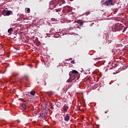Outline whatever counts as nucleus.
Wrapping results in <instances>:
<instances>
[{
  "mask_svg": "<svg viewBox=\"0 0 128 128\" xmlns=\"http://www.w3.org/2000/svg\"><path fill=\"white\" fill-rule=\"evenodd\" d=\"M112 30H115V32H120L124 30V26H122L118 24L113 26Z\"/></svg>",
  "mask_w": 128,
  "mask_h": 128,
  "instance_id": "1",
  "label": "nucleus"
},
{
  "mask_svg": "<svg viewBox=\"0 0 128 128\" xmlns=\"http://www.w3.org/2000/svg\"><path fill=\"white\" fill-rule=\"evenodd\" d=\"M20 108L22 110H26V108H28V102H24L20 106Z\"/></svg>",
  "mask_w": 128,
  "mask_h": 128,
  "instance_id": "2",
  "label": "nucleus"
},
{
  "mask_svg": "<svg viewBox=\"0 0 128 128\" xmlns=\"http://www.w3.org/2000/svg\"><path fill=\"white\" fill-rule=\"evenodd\" d=\"M70 76V78L67 80V82H70L72 80H74V78H76V74H69Z\"/></svg>",
  "mask_w": 128,
  "mask_h": 128,
  "instance_id": "3",
  "label": "nucleus"
},
{
  "mask_svg": "<svg viewBox=\"0 0 128 128\" xmlns=\"http://www.w3.org/2000/svg\"><path fill=\"white\" fill-rule=\"evenodd\" d=\"M69 74H78V72L76 71V70H72V72H69Z\"/></svg>",
  "mask_w": 128,
  "mask_h": 128,
  "instance_id": "4",
  "label": "nucleus"
},
{
  "mask_svg": "<svg viewBox=\"0 0 128 128\" xmlns=\"http://www.w3.org/2000/svg\"><path fill=\"white\" fill-rule=\"evenodd\" d=\"M105 6H114V3L110 2V0H108V1H106L104 2Z\"/></svg>",
  "mask_w": 128,
  "mask_h": 128,
  "instance_id": "5",
  "label": "nucleus"
},
{
  "mask_svg": "<svg viewBox=\"0 0 128 128\" xmlns=\"http://www.w3.org/2000/svg\"><path fill=\"white\" fill-rule=\"evenodd\" d=\"M70 116H68V114H66V116H64V120L65 122H68L70 120Z\"/></svg>",
  "mask_w": 128,
  "mask_h": 128,
  "instance_id": "6",
  "label": "nucleus"
},
{
  "mask_svg": "<svg viewBox=\"0 0 128 128\" xmlns=\"http://www.w3.org/2000/svg\"><path fill=\"white\" fill-rule=\"evenodd\" d=\"M40 116L46 120V113H40Z\"/></svg>",
  "mask_w": 128,
  "mask_h": 128,
  "instance_id": "7",
  "label": "nucleus"
},
{
  "mask_svg": "<svg viewBox=\"0 0 128 128\" xmlns=\"http://www.w3.org/2000/svg\"><path fill=\"white\" fill-rule=\"evenodd\" d=\"M56 5L54 4H50V8L51 10H54V8H56Z\"/></svg>",
  "mask_w": 128,
  "mask_h": 128,
  "instance_id": "8",
  "label": "nucleus"
},
{
  "mask_svg": "<svg viewBox=\"0 0 128 128\" xmlns=\"http://www.w3.org/2000/svg\"><path fill=\"white\" fill-rule=\"evenodd\" d=\"M11 14H12V11L10 10L5 11V14L6 16H10Z\"/></svg>",
  "mask_w": 128,
  "mask_h": 128,
  "instance_id": "9",
  "label": "nucleus"
},
{
  "mask_svg": "<svg viewBox=\"0 0 128 128\" xmlns=\"http://www.w3.org/2000/svg\"><path fill=\"white\" fill-rule=\"evenodd\" d=\"M78 24H80V26H84V22H82V20H78L77 21Z\"/></svg>",
  "mask_w": 128,
  "mask_h": 128,
  "instance_id": "10",
  "label": "nucleus"
},
{
  "mask_svg": "<svg viewBox=\"0 0 128 128\" xmlns=\"http://www.w3.org/2000/svg\"><path fill=\"white\" fill-rule=\"evenodd\" d=\"M12 30H14V29H12V28H10L8 30V34H12Z\"/></svg>",
  "mask_w": 128,
  "mask_h": 128,
  "instance_id": "11",
  "label": "nucleus"
},
{
  "mask_svg": "<svg viewBox=\"0 0 128 128\" xmlns=\"http://www.w3.org/2000/svg\"><path fill=\"white\" fill-rule=\"evenodd\" d=\"M34 94H36V92L34 90H32L30 92V94H32V96H34Z\"/></svg>",
  "mask_w": 128,
  "mask_h": 128,
  "instance_id": "12",
  "label": "nucleus"
},
{
  "mask_svg": "<svg viewBox=\"0 0 128 128\" xmlns=\"http://www.w3.org/2000/svg\"><path fill=\"white\" fill-rule=\"evenodd\" d=\"M68 110V106H67L66 108L64 107V112H66Z\"/></svg>",
  "mask_w": 128,
  "mask_h": 128,
  "instance_id": "13",
  "label": "nucleus"
},
{
  "mask_svg": "<svg viewBox=\"0 0 128 128\" xmlns=\"http://www.w3.org/2000/svg\"><path fill=\"white\" fill-rule=\"evenodd\" d=\"M124 30H122V32H124L125 30H126V27H124V28H123Z\"/></svg>",
  "mask_w": 128,
  "mask_h": 128,
  "instance_id": "14",
  "label": "nucleus"
},
{
  "mask_svg": "<svg viewBox=\"0 0 128 128\" xmlns=\"http://www.w3.org/2000/svg\"><path fill=\"white\" fill-rule=\"evenodd\" d=\"M71 64H76V62H74V60H72L70 61Z\"/></svg>",
  "mask_w": 128,
  "mask_h": 128,
  "instance_id": "15",
  "label": "nucleus"
},
{
  "mask_svg": "<svg viewBox=\"0 0 128 128\" xmlns=\"http://www.w3.org/2000/svg\"><path fill=\"white\" fill-rule=\"evenodd\" d=\"M24 80H28V76H24Z\"/></svg>",
  "mask_w": 128,
  "mask_h": 128,
  "instance_id": "16",
  "label": "nucleus"
},
{
  "mask_svg": "<svg viewBox=\"0 0 128 128\" xmlns=\"http://www.w3.org/2000/svg\"><path fill=\"white\" fill-rule=\"evenodd\" d=\"M26 12H30V8H28Z\"/></svg>",
  "mask_w": 128,
  "mask_h": 128,
  "instance_id": "17",
  "label": "nucleus"
},
{
  "mask_svg": "<svg viewBox=\"0 0 128 128\" xmlns=\"http://www.w3.org/2000/svg\"><path fill=\"white\" fill-rule=\"evenodd\" d=\"M109 2H114V0H108Z\"/></svg>",
  "mask_w": 128,
  "mask_h": 128,
  "instance_id": "18",
  "label": "nucleus"
},
{
  "mask_svg": "<svg viewBox=\"0 0 128 128\" xmlns=\"http://www.w3.org/2000/svg\"><path fill=\"white\" fill-rule=\"evenodd\" d=\"M18 76V74H16V75H13V76Z\"/></svg>",
  "mask_w": 128,
  "mask_h": 128,
  "instance_id": "19",
  "label": "nucleus"
},
{
  "mask_svg": "<svg viewBox=\"0 0 128 128\" xmlns=\"http://www.w3.org/2000/svg\"><path fill=\"white\" fill-rule=\"evenodd\" d=\"M52 20H54V18H52Z\"/></svg>",
  "mask_w": 128,
  "mask_h": 128,
  "instance_id": "20",
  "label": "nucleus"
},
{
  "mask_svg": "<svg viewBox=\"0 0 128 128\" xmlns=\"http://www.w3.org/2000/svg\"><path fill=\"white\" fill-rule=\"evenodd\" d=\"M71 2H72V0H70Z\"/></svg>",
  "mask_w": 128,
  "mask_h": 128,
  "instance_id": "21",
  "label": "nucleus"
},
{
  "mask_svg": "<svg viewBox=\"0 0 128 128\" xmlns=\"http://www.w3.org/2000/svg\"><path fill=\"white\" fill-rule=\"evenodd\" d=\"M106 112H105V114H106Z\"/></svg>",
  "mask_w": 128,
  "mask_h": 128,
  "instance_id": "22",
  "label": "nucleus"
}]
</instances>
